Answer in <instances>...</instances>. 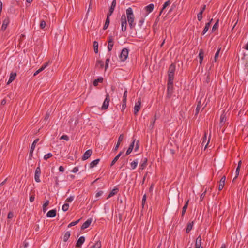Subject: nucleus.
<instances>
[{"instance_id": "obj_1", "label": "nucleus", "mask_w": 248, "mask_h": 248, "mask_svg": "<svg viewBox=\"0 0 248 248\" xmlns=\"http://www.w3.org/2000/svg\"><path fill=\"white\" fill-rule=\"evenodd\" d=\"M126 16L130 29H133L135 26L134 23V16L132 9L130 7L126 10Z\"/></svg>"}, {"instance_id": "obj_2", "label": "nucleus", "mask_w": 248, "mask_h": 248, "mask_svg": "<svg viewBox=\"0 0 248 248\" xmlns=\"http://www.w3.org/2000/svg\"><path fill=\"white\" fill-rule=\"evenodd\" d=\"M175 71V65L172 63L169 67L168 70V80L170 81L174 80V73Z\"/></svg>"}, {"instance_id": "obj_3", "label": "nucleus", "mask_w": 248, "mask_h": 248, "mask_svg": "<svg viewBox=\"0 0 248 248\" xmlns=\"http://www.w3.org/2000/svg\"><path fill=\"white\" fill-rule=\"evenodd\" d=\"M128 55V50L127 48H124L122 49L119 56L120 59L122 62H124L127 58Z\"/></svg>"}, {"instance_id": "obj_4", "label": "nucleus", "mask_w": 248, "mask_h": 248, "mask_svg": "<svg viewBox=\"0 0 248 248\" xmlns=\"http://www.w3.org/2000/svg\"><path fill=\"white\" fill-rule=\"evenodd\" d=\"M121 30L122 31L124 32L126 30V26H127V21H126V17L125 15H122L121 18Z\"/></svg>"}, {"instance_id": "obj_5", "label": "nucleus", "mask_w": 248, "mask_h": 248, "mask_svg": "<svg viewBox=\"0 0 248 248\" xmlns=\"http://www.w3.org/2000/svg\"><path fill=\"white\" fill-rule=\"evenodd\" d=\"M173 80L170 81L168 80L167 84L168 96L170 97L173 93Z\"/></svg>"}, {"instance_id": "obj_6", "label": "nucleus", "mask_w": 248, "mask_h": 248, "mask_svg": "<svg viewBox=\"0 0 248 248\" xmlns=\"http://www.w3.org/2000/svg\"><path fill=\"white\" fill-rule=\"evenodd\" d=\"M38 141H39V139H36L34 140V141L32 143V145H31V149H30V153H29V159H30V160L32 159L34 150L35 149L36 144L38 142Z\"/></svg>"}, {"instance_id": "obj_7", "label": "nucleus", "mask_w": 248, "mask_h": 248, "mask_svg": "<svg viewBox=\"0 0 248 248\" xmlns=\"http://www.w3.org/2000/svg\"><path fill=\"white\" fill-rule=\"evenodd\" d=\"M41 174V169L37 167L35 170L34 179L36 182H40V176Z\"/></svg>"}, {"instance_id": "obj_8", "label": "nucleus", "mask_w": 248, "mask_h": 248, "mask_svg": "<svg viewBox=\"0 0 248 248\" xmlns=\"http://www.w3.org/2000/svg\"><path fill=\"white\" fill-rule=\"evenodd\" d=\"M110 101L109 95L108 94H107L106 96V98L103 103V105L102 106V109H106L109 105V103Z\"/></svg>"}, {"instance_id": "obj_9", "label": "nucleus", "mask_w": 248, "mask_h": 248, "mask_svg": "<svg viewBox=\"0 0 248 248\" xmlns=\"http://www.w3.org/2000/svg\"><path fill=\"white\" fill-rule=\"evenodd\" d=\"M127 90H125L123 95V99L122 106V110L123 111L126 108V100H127Z\"/></svg>"}, {"instance_id": "obj_10", "label": "nucleus", "mask_w": 248, "mask_h": 248, "mask_svg": "<svg viewBox=\"0 0 248 248\" xmlns=\"http://www.w3.org/2000/svg\"><path fill=\"white\" fill-rule=\"evenodd\" d=\"M49 63V62H47L43 64L42 66L34 73L33 76H35L39 73L43 71L47 66H48Z\"/></svg>"}, {"instance_id": "obj_11", "label": "nucleus", "mask_w": 248, "mask_h": 248, "mask_svg": "<svg viewBox=\"0 0 248 248\" xmlns=\"http://www.w3.org/2000/svg\"><path fill=\"white\" fill-rule=\"evenodd\" d=\"M140 105H141V101H140V99L137 102H136L135 105L134 106V114L135 115H136L137 114V113L140 110Z\"/></svg>"}, {"instance_id": "obj_12", "label": "nucleus", "mask_w": 248, "mask_h": 248, "mask_svg": "<svg viewBox=\"0 0 248 248\" xmlns=\"http://www.w3.org/2000/svg\"><path fill=\"white\" fill-rule=\"evenodd\" d=\"M92 154V150L89 149V150H87L82 157V160H87L88 158H89L91 156Z\"/></svg>"}, {"instance_id": "obj_13", "label": "nucleus", "mask_w": 248, "mask_h": 248, "mask_svg": "<svg viewBox=\"0 0 248 248\" xmlns=\"http://www.w3.org/2000/svg\"><path fill=\"white\" fill-rule=\"evenodd\" d=\"M124 136L123 134H122L119 136L117 143L114 148V150L115 151H116L118 150V149L120 145L121 142L123 141V140L124 139Z\"/></svg>"}, {"instance_id": "obj_14", "label": "nucleus", "mask_w": 248, "mask_h": 248, "mask_svg": "<svg viewBox=\"0 0 248 248\" xmlns=\"http://www.w3.org/2000/svg\"><path fill=\"white\" fill-rule=\"evenodd\" d=\"M10 22L9 18L8 17H6L3 20L1 27V30L4 31L7 28L8 25L9 24Z\"/></svg>"}, {"instance_id": "obj_15", "label": "nucleus", "mask_w": 248, "mask_h": 248, "mask_svg": "<svg viewBox=\"0 0 248 248\" xmlns=\"http://www.w3.org/2000/svg\"><path fill=\"white\" fill-rule=\"evenodd\" d=\"M225 180H226L225 176H222V178H221L220 182H219V185L218 186V190L219 191L221 190L223 188L224 184H225Z\"/></svg>"}, {"instance_id": "obj_16", "label": "nucleus", "mask_w": 248, "mask_h": 248, "mask_svg": "<svg viewBox=\"0 0 248 248\" xmlns=\"http://www.w3.org/2000/svg\"><path fill=\"white\" fill-rule=\"evenodd\" d=\"M202 237L201 235H199L196 239L195 242V248H201L202 245Z\"/></svg>"}, {"instance_id": "obj_17", "label": "nucleus", "mask_w": 248, "mask_h": 248, "mask_svg": "<svg viewBox=\"0 0 248 248\" xmlns=\"http://www.w3.org/2000/svg\"><path fill=\"white\" fill-rule=\"evenodd\" d=\"M57 211L56 209H53L49 211L47 214L46 216L47 217L52 218L56 216Z\"/></svg>"}, {"instance_id": "obj_18", "label": "nucleus", "mask_w": 248, "mask_h": 248, "mask_svg": "<svg viewBox=\"0 0 248 248\" xmlns=\"http://www.w3.org/2000/svg\"><path fill=\"white\" fill-rule=\"evenodd\" d=\"M85 239L84 236L80 237L77 242L76 247H80L81 245L83 244V243L85 242Z\"/></svg>"}, {"instance_id": "obj_19", "label": "nucleus", "mask_w": 248, "mask_h": 248, "mask_svg": "<svg viewBox=\"0 0 248 248\" xmlns=\"http://www.w3.org/2000/svg\"><path fill=\"white\" fill-rule=\"evenodd\" d=\"M135 142V140L134 139L133 141L132 142V143L130 144L129 148H128V149L126 152L125 155H128L131 153L132 151L133 150V149L134 148Z\"/></svg>"}, {"instance_id": "obj_20", "label": "nucleus", "mask_w": 248, "mask_h": 248, "mask_svg": "<svg viewBox=\"0 0 248 248\" xmlns=\"http://www.w3.org/2000/svg\"><path fill=\"white\" fill-rule=\"evenodd\" d=\"M92 222V219H88L82 225L81 229L82 230H84L86 228H87L91 224Z\"/></svg>"}, {"instance_id": "obj_21", "label": "nucleus", "mask_w": 248, "mask_h": 248, "mask_svg": "<svg viewBox=\"0 0 248 248\" xmlns=\"http://www.w3.org/2000/svg\"><path fill=\"white\" fill-rule=\"evenodd\" d=\"M16 73L12 72L10 74V76L9 78V80L7 83V84L8 85L11 83L14 80L15 78H16Z\"/></svg>"}, {"instance_id": "obj_22", "label": "nucleus", "mask_w": 248, "mask_h": 248, "mask_svg": "<svg viewBox=\"0 0 248 248\" xmlns=\"http://www.w3.org/2000/svg\"><path fill=\"white\" fill-rule=\"evenodd\" d=\"M123 152H120L113 159L111 163L110 166L112 167L117 161L119 157L122 155Z\"/></svg>"}, {"instance_id": "obj_23", "label": "nucleus", "mask_w": 248, "mask_h": 248, "mask_svg": "<svg viewBox=\"0 0 248 248\" xmlns=\"http://www.w3.org/2000/svg\"><path fill=\"white\" fill-rule=\"evenodd\" d=\"M198 56L200 59L199 63L200 64H202V62L203 59V57H204V52H203V50L201 49L200 50Z\"/></svg>"}, {"instance_id": "obj_24", "label": "nucleus", "mask_w": 248, "mask_h": 248, "mask_svg": "<svg viewBox=\"0 0 248 248\" xmlns=\"http://www.w3.org/2000/svg\"><path fill=\"white\" fill-rule=\"evenodd\" d=\"M171 1L170 0H169L168 1H167L166 2H165L164 3V4H163V7L161 10V11L159 13V16H160L161 14H162L163 11L169 5H170L171 3Z\"/></svg>"}, {"instance_id": "obj_25", "label": "nucleus", "mask_w": 248, "mask_h": 248, "mask_svg": "<svg viewBox=\"0 0 248 248\" xmlns=\"http://www.w3.org/2000/svg\"><path fill=\"white\" fill-rule=\"evenodd\" d=\"M70 236V231H67L65 232L63 236V241L65 242H67Z\"/></svg>"}, {"instance_id": "obj_26", "label": "nucleus", "mask_w": 248, "mask_h": 248, "mask_svg": "<svg viewBox=\"0 0 248 248\" xmlns=\"http://www.w3.org/2000/svg\"><path fill=\"white\" fill-rule=\"evenodd\" d=\"M100 161V159H96L92 161L90 164V167L93 168L97 165Z\"/></svg>"}, {"instance_id": "obj_27", "label": "nucleus", "mask_w": 248, "mask_h": 248, "mask_svg": "<svg viewBox=\"0 0 248 248\" xmlns=\"http://www.w3.org/2000/svg\"><path fill=\"white\" fill-rule=\"evenodd\" d=\"M49 204V200H46L45 203L43 204L42 210L44 213H45L47 211V207Z\"/></svg>"}, {"instance_id": "obj_28", "label": "nucleus", "mask_w": 248, "mask_h": 248, "mask_svg": "<svg viewBox=\"0 0 248 248\" xmlns=\"http://www.w3.org/2000/svg\"><path fill=\"white\" fill-rule=\"evenodd\" d=\"M212 19L210 20V21L205 24V26L203 30L202 34H204L206 33V32L208 31L209 28L210 26L211 22L212 21Z\"/></svg>"}, {"instance_id": "obj_29", "label": "nucleus", "mask_w": 248, "mask_h": 248, "mask_svg": "<svg viewBox=\"0 0 248 248\" xmlns=\"http://www.w3.org/2000/svg\"><path fill=\"white\" fill-rule=\"evenodd\" d=\"M154 8V5L153 4L151 3L148 5V6H146L145 7V10L146 11H147L148 13H151L152 12Z\"/></svg>"}, {"instance_id": "obj_30", "label": "nucleus", "mask_w": 248, "mask_h": 248, "mask_svg": "<svg viewBox=\"0 0 248 248\" xmlns=\"http://www.w3.org/2000/svg\"><path fill=\"white\" fill-rule=\"evenodd\" d=\"M103 81V78L102 77H100L96 79H95L93 82V85L94 86H97L98 84V83H101Z\"/></svg>"}, {"instance_id": "obj_31", "label": "nucleus", "mask_w": 248, "mask_h": 248, "mask_svg": "<svg viewBox=\"0 0 248 248\" xmlns=\"http://www.w3.org/2000/svg\"><path fill=\"white\" fill-rule=\"evenodd\" d=\"M118 191V188H114L113 189L109 194V195H108V197H107V199H109V198L113 196L114 195H115L117 193V192Z\"/></svg>"}, {"instance_id": "obj_32", "label": "nucleus", "mask_w": 248, "mask_h": 248, "mask_svg": "<svg viewBox=\"0 0 248 248\" xmlns=\"http://www.w3.org/2000/svg\"><path fill=\"white\" fill-rule=\"evenodd\" d=\"M193 226V222H191V223H189L187 225L186 229V232L187 233H189L190 231L192 230V227Z\"/></svg>"}, {"instance_id": "obj_33", "label": "nucleus", "mask_w": 248, "mask_h": 248, "mask_svg": "<svg viewBox=\"0 0 248 248\" xmlns=\"http://www.w3.org/2000/svg\"><path fill=\"white\" fill-rule=\"evenodd\" d=\"M189 200L185 203L184 206L183 207L182 212V216H183L186 213V211L187 208V206L188 205Z\"/></svg>"}, {"instance_id": "obj_34", "label": "nucleus", "mask_w": 248, "mask_h": 248, "mask_svg": "<svg viewBox=\"0 0 248 248\" xmlns=\"http://www.w3.org/2000/svg\"><path fill=\"white\" fill-rule=\"evenodd\" d=\"M138 164V159H135L133 162H132L130 164L131 167L132 169H135Z\"/></svg>"}, {"instance_id": "obj_35", "label": "nucleus", "mask_w": 248, "mask_h": 248, "mask_svg": "<svg viewBox=\"0 0 248 248\" xmlns=\"http://www.w3.org/2000/svg\"><path fill=\"white\" fill-rule=\"evenodd\" d=\"M101 242L98 241L93 245L90 248H101Z\"/></svg>"}, {"instance_id": "obj_36", "label": "nucleus", "mask_w": 248, "mask_h": 248, "mask_svg": "<svg viewBox=\"0 0 248 248\" xmlns=\"http://www.w3.org/2000/svg\"><path fill=\"white\" fill-rule=\"evenodd\" d=\"M220 48H218V49L217 50V52L215 53L214 59V60L213 61V62H216L217 61V59L219 56V54L220 53Z\"/></svg>"}, {"instance_id": "obj_37", "label": "nucleus", "mask_w": 248, "mask_h": 248, "mask_svg": "<svg viewBox=\"0 0 248 248\" xmlns=\"http://www.w3.org/2000/svg\"><path fill=\"white\" fill-rule=\"evenodd\" d=\"M109 23H110L109 18H108V17H107V18H106V21H105V24H104V25L103 26V29L104 30H106V29H107V28L109 26Z\"/></svg>"}, {"instance_id": "obj_38", "label": "nucleus", "mask_w": 248, "mask_h": 248, "mask_svg": "<svg viewBox=\"0 0 248 248\" xmlns=\"http://www.w3.org/2000/svg\"><path fill=\"white\" fill-rule=\"evenodd\" d=\"M147 158H144L143 163L141 164L140 169L141 170H143L147 166Z\"/></svg>"}, {"instance_id": "obj_39", "label": "nucleus", "mask_w": 248, "mask_h": 248, "mask_svg": "<svg viewBox=\"0 0 248 248\" xmlns=\"http://www.w3.org/2000/svg\"><path fill=\"white\" fill-rule=\"evenodd\" d=\"M226 117L225 115L222 114L220 116V124L222 125L226 121Z\"/></svg>"}, {"instance_id": "obj_40", "label": "nucleus", "mask_w": 248, "mask_h": 248, "mask_svg": "<svg viewBox=\"0 0 248 248\" xmlns=\"http://www.w3.org/2000/svg\"><path fill=\"white\" fill-rule=\"evenodd\" d=\"M98 43L96 41L93 42V47H94V51L95 53H98Z\"/></svg>"}, {"instance_id": "obj_41", "label": "nucleus", "mask_w": 248, "mask_h": 248, "mask_svg": "<svg viewBox=\"0 0 248 248\" xmlns=\"http://www.w3.org/2000/svg\"><path fill=\"white\" fill-rule=\"evenodd\" d=\"M156 119V115H155L154 118H152L150 122V127L152 129L153 128Z\"/></svg>"}, {"instance_id": "obj_42", "label": "nucleus", "mask_w": 248, "mask_h": 248, "mask_svg": "<svg viewBox=\"0 0 248 248\" xmlns=\"http://www.w3.org/2000/svg\"><path fill=\"white\" fill-rule=\"evenodd\" d=\"M201 101H199L198 102L197 106L195 109V115H197L199 112L200 109L201 108Z\"/></svg>"}, {"instance_id": "obj_43", "label": "nucleus", "mask_w": 248, "mask_h": 248, "mask_svg": "<svg viewBox=\"0 0 248 248\" xmlns=\"http://www.w3.org/2000/svg\"><path fill=\"white\" fill-rule=\"evenodd\" d=\"M96 66H100V68H103L104 66V62L101 60H97L96 64Z\"/></svg>"}, {"instance_id": "obj_44", "label": "nucleus", "mask_w": 248, "mask_h": 248, "mask_svg": "<svg viewBox=\"0 0 248 248\" xmlns=\"http://www.w3.org/2000/svg\"><path fill=\"white\" fill-rule=\"evenodd\" d=\"M240 170V167L237 166V167L236 169V171H235L236 175H235V177L233 178V181H234L237 178V177L239 174Z\"/></svg>"}, {"instance_id": "obj_45", "label": "nucleus", "mask_w": 248, "mask_h": 248, "mask_svg": "<svg viewBox=\"0 0 248 248\" xmlns=\"http://www.w3.org/2000/svg\"><path fill=\"white\" fill-rule=\"evenodd\" d=\"M116 5V0H113L111 3V6L109 9L114 11Z\"/></svg>"}, {"instance_id": "obj_46", "label": "nucleus", "mask_w": 248, "mask_h": 248, "mask_svg": "<svg viewBox=\"0 0 248 248\" xmlns=\"http://www.w3.org/2000/svg\"><path fill=\"white\" fill-rule=\"evenodd\" d=\"M69 207V205L68 203H65L62 206V210L63 211L65 212L68 210Z\"/></svg>"}, {"instance_id": "obj_47", "label": "nucleus", "mask_w": 248, "mask_h": 248, "mask_svg": "<svg viewBox=\"0 0 248 248\" xmlns=\"http://www.w3.org/2000/svg\"><path fill=\"white\" fill-rule=\"evenodd\" d=\"M79 220H80V219H78V220H76L75 221L72 222L71 223L69 224V225H68V227L69 228V227H71L72 226L76 225V224H77L79 222Z\"/></svg>"}, {"instance_id": "obj_48", "label": "nucleus", "mask_w": 248, "mask_h": 248, "mask_svg": "<svg viewBox=\"0 0 248 248\" xmlns=\"http://www.w3.org/2000/svg\"><path fill=\"white\" fill-rule=\"evenodd\" d=\"M218 22H219V20L217 19V20L216 21V22L215 23V24L214 25L213 27H212V31H215L217 29V28L218 26Z\"/></svg>"}, {"instance_id": "obj_49", "label": "nucleus", "mask_w": 248, "mask_h": 248, "mask_svg": "<svg viewBox=\"0 0 248 248\" xmlns=\"http://www.w3.org/2000/svg\"><path fill=\"white\" fill-rule=\"evenodd\" d=\"M52 156V154L50 153H48L46 155H45L44 156V159L46 160L47 159L51 157Z\"/></svg>"}, {"instance_id": "obj_50", "label": "nucleus", "mask_w": 248, "mask_h": 248, "mask_svg": "<svg viewBox=\"0 0 248 248\" xmlns=\"http://www.w3.org/2000/svg\"><path fill=\"white\" fill-rule=\"evenodd\" d=\"M113 43H111L110 42H108V50L109 51H111V50L112 49V48H113Z\"/></svg>"}, {"instance_id": "obj_51", "label": "nucleus", "mask_w": 248, "mask_h": 248, "mask_svg": "<svg viewBox=\"0 0 248 248\" xmlns=\"http://www.w3.org/2000/svg\"><path fill=\"white\" fill-rule=\"evenodd\" d=\"M207 192V189H206L200 196V201H202L203 200V199H204L205 195H206V193Z\"/></svg>"}, {"instance_id": "obj_52", "label": "nucleus", "mask_w": 248, "mask_h": 248, "mask_svg": "<svg viewBox=\"0 0 248 248\" xmlns=\"http://www.w3.org/2000/svg\"><path fill=\"white\" fill-rule=\"evenodd\" d=\"M202 11H200L198 14V15H197V18H198V20L199 21H201L202 18Z\"/></svg>"}, {"instance_id": "obj_53", "label": "nucleus", "mask_w": 248, "mask_h": 248, "mask_svg": "<svg viewBox=\"0 0 248 248\" xmlns=\"http://www.w3.org/2000/svg\"><path fill=\"white\" fill-rule=\"evenodd\" d=\"M74 199V196H71L69 197H68V198H67L65 201L67 202H71L73 201Z\"/></svg>"}, {"instance_id": "obj_54", "label": "nucleus", "mask_w": 248, "mask_h": 248, "mask_svg": "<svg viewBox=\"0 0 248 248\" xmlns=\"http://www.w3.org/2000/svg\"><path fill=\"white\" fill-rule=\"evenodd\" d=\"M46 26V22L44 20H41L40 24V27L41 29H44Z\"/></svg>"}, {"instance_id": "obj_55", "label": "nucleus", "mask_w": 248, "mask_h": 248, "mask_svg": "<svg viewBox=\"0 0 248 248\" xmlns=\"http://www.w3.org/2000/svg\"><path fill=\"white\" fill-rule=\"evenodd\" d=\"M144 22V19L143 18H141L138 22V26L141 28Z\"/></svg>"}, {"instance_id": "obj_56", "label": "nucleus", "mask_w": 248, "mask_h": 248, "mask_svg": "<svg viewBox=\"0 0 248 248\" xmlns=\"http://www.w3.org/2000/svg\"><path fill=\"white\" fill-rule=\"evenodd\" d=\"M14 216V213L13 212H10L7 216V218L8 219H12Z\"/></svg>"}, {"instance_id": "obj_57", "label": "nucleus", "mask_w": 248, "mask_h": 248, "mask_svg": "<svg viewBox=\"0 0 248 248\" xmlns=\"http://www.w3.org/2000/svg\"><path fill=\"white\" fill-rule=\"evenodd\" d=\"M207 140V133L205 132L204 135V137H203L202 139V145H203L204 143L206 142Z\"/></svg>"}, {"instance_id": "obj_58", "label": "nucleus", "mask_w": 248, "mask_h": 248, "mask_svg": "<svg viewBox=\"0 0 248 248\" xmlns=\"http://www.w3.org/2000/svg\"><path fill=\"white\" fill-rule=\"evenodd\" d=\"M103 191H99L97 192L96 193L95 197L98 198V197H100V196H101L103 194Z\"/></svg>"}, {"instance_id": "obj_59", "label": "nucleus", "mask_w": 248, "mask_h": 248, "mask_svg": "<svg viewBox=\"0 0 248 248\" xmlns=\"http://www.w3.org/2000/svg\"><path fill=\"white\" fill-rule=\"evenodd\" d=\"M61 139H63L66 141L69 140V137L67 135H62L61 136Z\"/></svg>"}, {"instance_id": "obj_60", "label": "nucleus", "mask_w": 248, "mask_h": 248, "mask_svg": "<svg viewBox=\"0 0 248 248\" xmlns=\"http://www.w3.org/2000/svg\"><path fill=\"white\" fill-rule=\"evenodd\" d=\"M113 11H114L109 9L108 13L107 14V17H108V18H109L110 16L113 14Z\"/></svg>"}, {"instance_id": "obj_61", "label": "nucleus", "mask_w": 248, "mask_h": 248, "mask_svg": "<svg viewBox=\"0 0 248 248\" xmlns=\"http://www.w3.org/2000/svg\"><path fill=\"white\" fill-rule=\"evenodd\" d=\"M113 11H114L109 9L108 13L107 14V17H108V18H109L110 16L113 14Z\"/></svg>"}, {"instance_id": "obj_62", "label": "nucleus", "mask_w": 248, "mask_h": 248, "mask_svg": "<svg viewBox=\"0 0 248 248\" xmlns=\"http://www.w3.org/2000/svg\"><path fill=\"white\" fill-rule=\"evenodd\" d=\"M78 171V167H74L72 170V172L73 173H76Z\"/></svg>"}, {"instance_id": "obj_63", "label": "nucleus", "mask_w": 248, "mask_h": 248, "mask_svg": "<svg viewBox=\"0 0 248 248\" xmlns=\"http://www.w3.org/2000/svg\"><path fill=\"white\" fill-rule=\"evenodd\" d=\"M146 200V195H144L143 196V198H142V205H143V204H144L145 201Z\"/></svg>"}, {"instance_id": "obj_64", "label": "nucleus", "mask_w": 248, "mask_h": 248, "mask_svg": "<svg viewBox=\"0 0 248 248\" xmlns=\"http://www.w3.org/2000/svg\"><path fill=\"white\" fill-rule=\"evenodd\" d=\"M59 170L60 172H63L64 171V168L62 166H61L59 168Z\"/></svg>"}]
</instances>
